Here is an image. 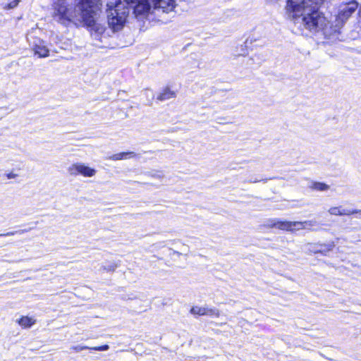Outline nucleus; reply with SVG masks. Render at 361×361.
Returning <instances> with one entry per match:
<instances>
[{
    "label": "nucleus",
    "instance_id": "nucleus-3",
    "mask_svg": "<svg viewBox=\"0 0 361 361\" xmlns=\"http://www.w3.org/2000/svg\"><path fill=\"white\" fill-rule=\"evenodd\" d=\"M107 21L114 32L121 30L130 11L136 18L147 14L151 9L149 0H116L107 4Z\"/></svg>",
    "mask_w": 361,
    "mask_h": 361
},
{
    "label": "nucleus",
    "instance_id": "nucleus-4",
    "mask_svg": "<svg viewBox=\"0 0 361 361\" xmlns=\"http://www.w3.org/2000/svg\"><path fill=\"white\" fill-rule=\"evenodd\" d=\"M360 8L359 3L356 0H350L348 1H342L338 6L337 14L336 15L334 23H330L329 30L333 31V35L335 37L339 30L344 26L349 18Z\"/></svg>",
    "mask_w": 361,
    "mask_h": 361
},
{
    "label": "nucleus",
    "instance_id": "nucleus-7",
    "mask_svg": "<svg viewBox=\"0 0 361 361\" xmlns=\"http://www.w3.org/2000/svg\"><path fill=\"white\" fill-rule=\"evenodd\" d=\"M68 173L71 176L82 175L85 177H92L94 176L96 171L83 164L76 163L72 164L68 169Z\"/></svg>",
    "mask_w": 361,
    "mask_h": 361
},
{
    "label": "nucleus",
    "instance_id": "nucleus-10",
    "mask_svg": "<svg viewBox=\"0 0 361 361\" xmlns=\"http://www.w3.org/2000/svg\"><path fill=\"white\" fill-rule=\"evenodd\" d=\"M109 346L106 344L102 345L100 346L92 347V348H89L87 346L78 345L76 346H73L72 348V349H73L75 352H80V351H82V350H86V349H91V350H97V351H104V350H109Z\"/></svg>",
    "mask_w": 361,
    "mask_h": 361
},
{
    "label": "nucleus",
    "instance_id": "nucleus-19",
    "mask_svg": "<svg viewBox=\"0 0 361 361\" xmlns=\"http://www.w3.org/2000/svg\"><path fill=\"white\" fill-rule=\"evenodd\" d=\"M209 316H214L218 317L219 316V311L216 308H208L205 307V314Z\"/></svg>",
    "mask_w": 361,
    "mask_h": 361
},
{
    "label": "nucleus",
    "instance_id": "nucleus-5",
    "mask_svg": "<svg viewBox=\"0 0 361 361\" xmlns=\"http://www.w3.org/2000/svg\"><path fill=\"white\" fill-rule=\"evenodd\" d=\"M314 220L305 221H288L278 219H269L264 225L267 228H276L283 231H293L300 229H310L312 226H318Z\"/></svg>",
    "mask_w": 361,
    "mask_h": 361
},
{
    "label": "nucleus",
    "instance_id": "nucleus-14",
    "mask_svg": "<svg viewBox=\"0 0 361 361\" xmlns=\"http://www.w3.org/2000/svg\"><path fill=\"white\" fill-rule=\"evenodd\" d=\"M340 213L339 216L355 214L356 218H361V209H345L340 207Z\"/></svg>",
    "mask_w": 361,
    "mask_h": 361
},
{
    "label": "nucleus",
    "instance_id": "nucleus-17",
    "mask_svg": "<svg viewBox=\"0 0 361 361\" xmlns=\"http://www.w3.org/2000/svg\"><path fill=\"white\" fill-rule=\"evenodd\" d=\"M20 2V0H8V3L4 6V9L10 10L16 8Z\"/></svg>",
    "mask_w": 361,
    "mask_h": 361
},
{
    "label": "nucleus",
    "instance_id": "nucleus-16",
    "mask_svg": "<svg viewBox=\"0 0 361 361\" xmlns=\"http://www.w3.org/2000/svg\"><path fill=\"white\" fill-rule=\"evenodd\" d=\"M31 229L32 228H30L28 229H22V230H18V231H10V232H7V233H1L0 234V237H1V236H11V235H14L15 234H23L24 233L30 231Z\"/></svg>",
    "mask_w": 361,
    "mask_h": 361
},
{
    "label": "nucleus",
    "instance_id": "nucleus-12",
    "mask_svg": "<svg viewBox=\"0 0 361 361\" xmlns=\"http://www.w3.org/2000/svg\"><path fill=\"white\" fill-rule=\"evenodd\" d=\"M17 322L23 328H30L35 323V320L27 316H23Z\"/></svg>",
    "mask_w": 361,
    "mask_h": 361
},
{
    "label": "nucleus",
    "instance_id": "nucleus-6",
    "mask_svg": "<svg viewBox=\"0 0 361 361\" xmlns=\"http://www.w3.org/2000/svg\"><path fill=\"white\" fill-rule=\"evenodd\" d=\"M36 30H32L27 34V40L35 52L40 58L47 57L49 50L47 47V43L36 36Z\"/></svg>",
    "mask_w": 361,
    "mask_h": 361
},
{
    "label": "nucleus",
    "instance_id": "nucleus-24",
    "mask_svg": "<svg viewBox=\"0 0 361 361\" xmlns=\"http://www.w3.org/2000/svg\"><path fill=\"white\" fill-rule=\"evenodd\" d=\"M151 176L152 177H157V178H160L161 177L159 175H157V174H151Z\"/></svg>",
    "mask_w": 361,
    "mask_h": 361
},
{
    "label": "nucleus",
    "instance_id": "nucleus-13",
    "mask_svg": "<svg viewBox=\"0 0 361 361\" xmlns=\"http://www.w3.org/2000/svg\"><path fill=\"white\" fill-rule=\"evenodd\" d=\"M334 246L335 245L333 242L327 243V244H319V245H317L314 252L326 254L327 252L331 250L334 247Z\"/></svg>",
    "mask_w": 361,
    "mask_h": 361
},
{
    "label": "nucleus",
    "instance_id": "nucleus-22",
    "mask_svg": "<svg viewBox=\"0 0 361 361\" xmlns=\"http://www.w3.org/2000/svg\"><path fill=\"white\" fill-rule=\"evenodd\" d=\"M256 41V39H252V38H247L245 42V47H249L250 45L253 42H255Z\"/></svg>",
    "mask_w": 361,
    "mask_h": 361
},
{
    "label": "nucleus",
    "instance_id": "nucleus-26",
    "mask_svg": "<svg viewBox=\"0 0 361 361\" xmlns=\"http://www.w3.org/2000/svg\"><path fill=\"white\" fill-rule=\"evenodd\" d=\"M175 253H176V254H177L178 255H180V252H175Z\"/></svg>",
    "mask_w": 361,
    "mask_h": 361
},
{
    "label": "nucleus",
    "instance_id": "nucleus-2",
    "mask_svg": "<svg viewBox=\"0 0 361 361\" xmlns=\"http://www.w3.org/2000/svg\"><path fill=\"white\" fill-rule=\"evenodd\" d=\"M101 6V0H74V4L72 0H57L53 4L52 16L66 27L73 23L94 28Z\"/></svg>",
    "mask_w": 361,
    "mask_h": 361
},
{
    "label": "nucleus",
    "instance_id": "nucleus-9",
    "mask_svg": "<svg viewBox=\"0 0 361 361\" xmlns=\"http://www.w3.org/2000/svg\"><path fill=\"white\" fill-rule=\"evenodd\" d=\"M176 97V92L171 90L169 87H165L161 92H160L157 99L159 101L164 102L166 100L174 98Z\"/></svg>",
    "mask_w": 361,
    "mask_h": 361
},
{
    "label": "nucleus",
    "instance_id": "nucleus-20",
    "mask_svg": "<svg viewBox=\"0 0 361 361\" xmlns=\"http://www.w3.org/2000/svg\"><path fill=\"white\" fill-rule=\"evenodd\" d=\"M118 264L114 262H111L106 265H104L102 267V269L106 271H114L117 268Z\"/></svg>",
    "mask_w": 361,
    "mask_h": 361
},
{
    "label": "nucleus",
    "instance_id": "nucleus-23",
    "mask_svg": "<svg viewBox=\"0 0 361 361\" xmlns=\"http://www.w3.org/2000/svg\"><path fill=\"white\" fill-rule=\"evenodd\" d=\"M6 176L8 178V179H11V178H15L18 176V174L16 173H14L13 172H10L8 173H6Z\"/></svg>",
    "mask_w": 361,
    "mask_h": 361
},
{
    "label": "nucleus",
    "instance_id": "nucleus-8",
    "mask_svg": "<svg viewBox=\"0 0 361 361\" xmlns=\"http://www.w3.org/2000/svg\"><path fill=\"white\" fill-rule=\"evenodd\" d=\"M154 9H161L164 13H169L176 7L175 0H152Z\"/></svg>",
    "mask_w": 361,
    "mask_h": 361
},
{
    "label": "nucleus",
    "instance_id": "nucleus-25",
    "mask_svg": "<svg viewBox=\"0 0 361 361\" xmlns=\"http://www.w3.org/2000/svg\"><path fill=\"white\" fill-rule=\"evenodd\" d=\"M259 180H257V179H255V180H250V183H257V182H259Z\"/></svg>",
    "mask_w": 361,
    "mask_h": 361
},
{
    "label": "nucleus",
    "instance_id": "nucleus-21",
    "mask_svg": "<svg viewBox=\"0 0 361 361\" xmlns=\"http://www.w3.org/2000/svg\"><path fill=\"white\" fill-rule=\"evenodd\" d=\"M329 212L331 214V215H337V216H339V214L340 213V207H331L329 209Z\"/></svg>",
    "mask_w": 361,
    "mask_h": 361
},
{
    "label": "nucleus",
    "instance_id": "nucleus-1",
    "mask_svg": "<svg viewBox=\"0 0 361 361\" xmlns=\"http://www.w3.org/2000/svg\"><path fill=\"white\" fill-rule=\"evenodd\" d=\"M322 3L287 0L286 8L288 17L301 32L307 31L312 34L322 32L325 38L330 39L333 31L329 30L330 23L320 11Z\"/></svg>",
    "mask_w": 361,
    "mask_h": 361
},
{
    "label": "nucleus",
    "instance_id": "nucleus-18",
    "mask_svg": "<svg viewBox=\"0 0 361 361\" xmlns=\"http://www.w3.org/2000/svg\"><path fill=\"white\" fill-rule=\"evenodd\" d=\"M190 312L193 314L204 315L205 307H200L197 306L192 307L190 310Z\"/></svg>",
    "mask_w": 361,
    "mask_h": 361
},
{
    "label": "nucleus",
    "instance_id": "nucleus-15",
    "mask_svg": "<svg viewBox=\"0 0 361 361\" xmlns=\"http://www.w3.org/2000/svg\"><path fill=\"white\" fill-rule=\"evenodd\" d=\"M329 185L322 183V182H317L314 181L312 182V185L310 186V188L318 190V191H326L329 189Z\"/></svg>",
    "mask_w": 361,
    "mask_h": 361
},
{
    "label": "nucleus",
    "instance_id": "nucleus-11",
    "mask_svg": "<svg viewBox=\"0 0 361 361\" xmlns=\"http://www.w3.org/2000/svg\"><path fill=\"white\" fill-rule=\"evenodd\" d=\"M136 157V154L133 152H121L118 154H113L112 156H110L108 159L111 160H121L123 159H128L130 157Z\"/></svg>",
    "mask_w": 361,
    "mask_h": 361
}]
</instances>
